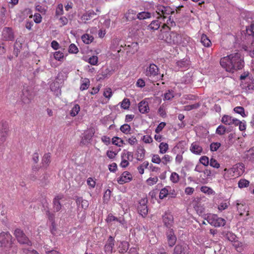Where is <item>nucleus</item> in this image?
Returning a JSON list of instances; mask_svg holds the SVG:
<instances>
[{
    "mask_svg": "<svg viewBox=\"0 0 254 254\" xmlns=\"http://www.w3.org/2000/svg\"><path fill=\"white\" fill-rule=\"evenodd\" d=\"M121 157H125L128 160L132 161L133 159V153L129 151H124L121 154Z\"/></svg>",
    "mask_w": 254,
    "mask_h": 254,
    "instance_id": "nucleus-54",
    "label": "nucleus"
},
{
    "mask_svg": "<svg viewBox=\"0 0 254 254\" xmlns=\"http://www.w3.org/2000/svg\"><path fill=\"white\" fill-rule=\"evenodd\" d=\"M86 183L90 189H94L96 185V179L92 178H88Z\"/></svg>",
    "mask_w": 254,
    "mask_h": 254,
    "instance_id": "nucleus-51",
    "label": "nucleus"
},
{
    "mask_svg": "<svg viewBox=\"0 0 254 254\" xmlns=\"http://www.w3.org/2000/svg\"><path fill=\"white\" fill-rule=\"evenodd\" d=\"M138 108L139 111L142 114L147 113L149 111L148 102L142 100L138 103Z\"/></svg>",
    "mask_w": 254,
    "mask_h": 254,
    "instance_id": "nucleus-25",
    "label": "nucleus"
},
{
    "mask_svg": "<svg viewBox=\"0 0 254 254\" xmlns=\"http://www.w3.org/2000/svg\"><path fill=\"white\" fill-rule=\"evenodd\" d=\"M2 38L6 41L13 40L14 34L12 29L9 27H4L2 32Z\"/></svg>",
    "mask_w": 254,
    "mask_h": 254,
    "instance_id": "nucleus-15",
    "label": "nucleus"
},
{
    "mask_svg": "<svg viewBox=\"0 0 254 254\" xmlns=\"http://www.w3.org/2000/svg\"><path fill=\"white\" fill-rule=\"evenodd\" d=\"M201 42L205 47H210L212 44L207 36L204 34L201 37Z\"/></svg>",
    "mask_w": 254,
    "mask_h": 254,
    "instance_id": "nucleus-33",
    "label": "nucleus"
},
{
    "mask_svg": "<svg viewBox=\"0 0 254 254\" xmlns=\"http://www.w3.org/2000/svg\"><path fill=\"white\" fill-rule=\"evenodd\" d=\"M185 248L181 245H177L174 247L173 254H185Z\"/></svg>",
    "mask_w": 254,
    "mask_h": 254,
    "instance_id": "nucleus-32",
    "label": "nucleus"
},
{
    "mask_svg": "<svg viewBox=\"0 0 254 254\" xmlns=\"http://www.w3.org/2000/svg\"><path fill=\"white\" fill-rule=\"evenodd\" d=\"M220 64L226 71L234 72L243 68L244 61L241 54L237 52L221 58Z\"/></svg>",
    "mask_w": 254,
    "mask_h": 254,
    "instance_id": "nucleus-1",
    "label": "nucleus"
},
{
    "mask_svg": "<svg viewBox=\"0 0 254 254\" xmlns=\"http://www.w3.org/2000/svg\"><path fill=\"white\" fill-rule=\"evenodd\" d=\"M0 247L3 249L12 248V237L8 232H2L0 233Z\"/></svg>",
    "mask_w": 254,
    "mask_h": 254,
    "instance_id": "nucleus-3",
    "label": "nucleus"
},
{
    "mask_svg": "<svg viewBox=\"0 0 254 254\" xmlns=\"http://www.w3.org/2000/svg\"><path fill=\"white\" fill-rule=\"evenodd\" d=\"M190 149L192 153L196 155H200L203 151L202 147L197 142L192 143Z\"/></svg>",
    "mask_w": 254,
    "mask_h": 254,
    "instance_id": "nucleus-22",
    "label": "nucleus"
},
{
    "mask_svg": "<svg viewBox=\"0 0 254 254\" xmlns=\"http://www.w3.org/2000/svg\"><path fill=\"white\" fill-rule=\"evenodd\" d=\"M233 243V246L238 252H241L243 250V243L242 242L236 240Z\"/></svg>",
    "mask_w": 254,
    "mask_h": 254,
    "instance_id": "nucleus-53",
    "label": "nucleus"
},
{
    "mask_svg": "<svg viewBox=\"0 0 254 254\" xmlns=\"http://www.w3.org/2000/svg\"><path fill=\"white\" fill-rule=\"evenodd\" d=\"M175 22L171 18V16L170 15L168 16V20H167V22L164 23L162 25L161 31L162 33V32H169L171 29V27L175 26Z\"/></svg>",
    "mask_w": 254,
    "mask_h": 254,
    "instance_id": "nucleus-17",
    "label": "nucleus"
},
{
    "mask_svg": "<svg viewBox=\"0 0 254 254\" xmlns=\"http://www.w3.org/2000/svg\"><path fill=\"white\" fill-rule=\"evenodd\" d=\"M226 131V127L223 125H219L216 128L215 133L219 135H222L225 133Z\"/></svg>",
    "mask_w": 254,
    "mask_h": 254,
    "instance_id": "nucleus-46",
    "label": "nucleus"
},
{
    "mask_svg": "<svg viewBox=\"0 0 254 254\" xmlns=\"http://www.w3.org/2000/svg\"><path fill=\"white\" fill-rule=\"evenodd\" d=\"M94 133L95 132L93 129L87 130L82 137L80 143L83 145L89 143L92 140Z\"/></svg>",
    "mask_w": 254,
    "mask_h": 254,
    "instance_id": "nucleus-13",
    "label": "nucleus"
},
{
    "mask_svg": "<svg viewBox=\"0 0 254 254\" xmlns=\"http://www.w3.org/2000/svg\"><path fill=\"white\" fill-rule=\"evenodd\" d=\"M51 162V154L46 153L44 154L41 160V167L44 169H47Z\"/></svg>",
    "mask_w": 254,
    "mask_h": 254,
    "instance_id": "nucleus-19",
    "label": "nucleus"
},
{
    "mask_svg": "<svg viewBox=\"0 0 254 254\" xmlns=\"http://www.w3.org/2000/svg\"><path fill=\"white\" fill-rule=\"evenodd\" d=\"M132 180V176L128 171H124L123 172L120 178H118L117 182L120 185H123L128 183Z\"/></svg>",
    "mask_w": 254,
    "mask_h": 254,
    "instance_id": "nucleus-14",
    "label": "nucleus"
},
{
    "mask_svg": "<svg viewBox=\"0 0 254 254\" xmlns=\"http://www.w3.org/2000/svg\"><path fill=\"white\" fill-rule=\"evenodd\" d=\"M9 134V127L6 121H1L0 123V144L4 142Z\"/></svg>",
    "mask_w": 254,
    "mask_h": 254,
    "instance_id": "nucleus-8",
    "label": "nucleus"
},
{
    "mask_svg": "<svg viewBox=\"0 0 254 254\" xmlns=\"http://www.w3.org/2000/svg\"><path fill=\"white\" fill-rule=\"evenodd\" d=\"M200 190L202 192L208 194H214L215 193L212 189L207 186L202 187L200 189Z\"/></svg>",
    "mask_w": 254,
    "mask_h": 254,
    "instance_id": "nucleus-50",
    "label": "nucleus"
},
{
    "mask_svg": "<svg viewBox=\"0 0 254 254\" xmlns=\"http://www.w3.org/2000/svg\"><path fill=\"white\" fill-rule=\"evenodd\" d=\"M159 148L160 153L165 154L168 151V144L165 142H161Z\"/></svg>",
    "mask_w": 254,
    "mask_h": 254,
    "instance_id": "nucleus-42",
    "label": "nucleus"
},
{
    "mask_svg": "<svg viewBox=\"0 0 254 254\" xmlns=\"http://www.w3.org/2000/svg\"><path fill=\"white\" fill-rule=\"evenodd\" d=\"M79 52V50L77 46L74 44H71L68 48V52L70 54H77Z\"/></svg>",
    "mask_w": 254,
    "mask_h": 254,
    "instance_id": "nucleus-60",
    "label": "nucleus"
},
{
    "mask_svg": "<svg viewBox=\"0 0 254 254\" xmlns=\"http://www.w3.org/2000/svg\"><path fill=\"white\" fill-rule=\"evenodd\" d=\"M158 181V178L157 177L154 178H149L146 180V183L149 186H153L156 184Z\"/></svg>",
    "mask_w": 254,
    "mask_h": 254,
    "instance_id": "nucleus-62",
    "label": "nucleus"
},
{
    "mask_svg": "<svg viewBox=\"0 0 254 254\" xmlns=\"http://www.w3.org/2000/svg\"><path fill=\"white\" fill-rule=\"evenodd\" d=\"M233 119V118L231 116L225 115L222 117L221 122L226 125H232Z\"/></svg>",
    "mask_w": 254,
    "mask_h": 254,
    "instance_id": "nucleus-40",
    "label": "nucleus"
},
{
    "mask_svg": "<svg viewBox=\"0 0 254 254\" xmlns=\"http://www.w3.org/2000/svg\"><path fill=\"white\" fill-rule=\"evenodd\" d=\"M162 39L170 45L185 47L190 39L187 35H182L175 32H162Z\"/></svg>",
    "mask_w": 254,
    "mask_h": 254,
    "instance_id": "nucleus-2",
    "label": "nucleus"
},
{
    "mask_svg": "<svg viewBox=\"0 0 254 254\" xmlns=\"http://www.w3.org/2000/svg\"><path fill=\"white\" fill-rule=\"evenodd\" d=\"M200 104L199 103H195L192 105H186L184 107V110L190 111L193 109H195L199 107Z\"/></svg>",
    "mask_w": 254,
    "mask_h": 254,
    "instance_id": "nucleus-57",
    "label": "nucleus"
},
{
    "mask_svg": "<svg viewBox=\"0 0 254 254\" xmlns=\"http://www.w3.org/2000/svg\"><path fill=\"white\" fill-rule=\"evenodd\" d=\"M246 31L248 34L254 37V21L252 23L250 27L246 29Z\"/></svg>",
    "mask_w": 254,
    "mask_h": 254,
    "instance_id": "nucleus-64",
    "label": "nucleus"
},
{
    "mask_svg": "<svg viewBox=\"0 0 254 254\" xmlns=\"http://www.w3.org/2000/svg\"><path fill=\"white\" fill-rule=\"evenodd\" d=\"M199 162L205 166H207L209 164V157L206 156H201L199 159Z\"/></svg>",
    "mask_w": 254,
    "mask_h": 254,
    "instance_id": "nucleus-59",
    "label": "nucleus"
},
{
    "mask_svg": "<svg viewBox=\"0 0 254 254\" xmlns=\"http://www.w3.org/2000/svg\"><path fill=\"white\" fill-rule=\"evenodd\" d=\"M235 176H241L245 172V165L243 163H238L233 166Z\"/></svg>",
    "mask_w": 254,
    "mask_h": 254,
    "instance_id": "nucleus-21",
    "label": "nucleus"
},
{
    "mask_svg": "<svg viewBox=\"0 0 254 254\" xmlns=\"http://www.w3.org/2000/svg\"><path fill=\"white\" fill-rule=\"evenodd\" d=\"M80 112V106L76 104H75L70 112V115L72 117H75L76 115H78L79 112Z\"/></svg>",
    "mask_w": 254,
    "mask_h": 254,
    "instance_id": "nucleus-44",
    "label": "nucleus"
},
{
    "mask_svg": "<svg viewBox=\"0 0 254 254\" xmlns=\"http://www.w3.org/2000/svg\"><path fill=\"white\" fill-rule=\"evenodd\" d=\"M159 68L154 64H151L145 70V74L149 78H154L159 74Z\"/></svg>",
    "mask_w": 254,
    "mask_h": 254,
    "instance_id": "nucleus-10",
    "label": "nucleus"
},
{
    "mask_svg": "<svg viewBox=\"0 0 254 254\" xmlns=\"http://www.w3.org/2000/svg\"><path fill=\"white\" fill-rule=\"evenodd\" d=\"M234 111L236 113L240 114L243 117H245L247 116V115L245 114V109L243 107L237 106L234 109Z\"/></svg>",
    "mask_w": 254,
    "mask_h": 254,
    "instance_id": "nucleus-55",
    "label": "nucleus"
},
{
    "mask_svg": "<svg viewBox=\"0 0 254 254\" xmlns=\"http://www.w3.org/2000/svg\"><path fill=\"white\" fill-rule=\"evenodd\" d=\"M166 236H167V240H168V245L170 247L175 245L177 238L175 235L174 232L172 229H169L166 232Z\"/></svg>",
    "mask_w": 254,
    "mask_h": 254,
    "instance_id": "nucleus-16",
    "label": "nucleus"
},
{
    "mask_svg": "<svg viewBox=\"0 0 254 254\" xmlns=\"http://www.w3.org/2000/svg\"><path fill=\"white\" fill-rule=\"evenodd\" d=\"M129 244L126 241L121 242L119 247V251L121 253H125L128 249Z\"/></svg>",
    "mask_w": 254,
    "mask_h": 254,
    "instance_id": "nucleus-34",
    "label": "nucleus"
},
{
    "mask_svg": "<svg viewBox=\"0 0 254 254\" xmlns=\"http://www.w3.org/2000/svg\"><path fill=\"white\" fill-rule=\"evenodd\" d=\"M162 158L158 154H153L152 156L151 161L152 162L159 164L161 163Z\"/></svg>",
    "mask_w": 254,
    "mask_h": 254,
    "instance_id": "nucleus-58",
    "label": "nucleus"
},
{
    "mask_svg": "<svg viewBox=\"0 0 254 254\" xmlns=\"http://www.w3.org/2000/svg\"><path fill=\"white\" fill-rule=\"evenodd\" d=\"M90 85V82L88 78H81L80 79V91H84L88 89Z\"/></svg>",
    "mask_w": 254,
    "mask_h": 254,
    "instance_id": "nucleus-28",
    "label": "nucleus"
},
{
    "mask_svg": "<svg viewBox=\"0 0 254 254\" xmlns=\"http://www.w3.org/2000/svg\"><path fill=\"white\" fill-rule=\"evenodd\" d=\"M180 176L176 172H173L170 176V181L173 184H177L180 181Z\"/></svg>",
    "mask_w": 254,
    "mask_h": 254,
    "instance_id": "nucleus-36",
    "label": "nucleus"
},
{
    "mask_svg": "<svg viewBox=\"0 0 254 254\" xmlns=\"http://www.w3.org/2000/svg\"><path fill=\"white\" fill-rule=\"evenodd\" d=\"M206 221L209 224L214 227L224 226L226 224V220L222 217H218L215 214H209L206 218Z\"/></svg>",
    "mask_w": 254,
    "mask_h": 254,
    "instance_id": "nucleus-4",
    "label": "nucleus"
},
{
    "mask_svg": "<svg viewBox=\"0 0 254 254\" xmlns=\"http://www.w3.org/2000/svg\"><path fill=\"white\" fill-rule=\"evenodd\" d=\"M63 198H64L63 194H59L54 198L53 199V208L54 211L58 212L61 209L62 206L60 200Z\"/></svg>",
    "mask_w": 254,
    "mask_h": 254,
    "instance_id": "nucleus-20",
    "label": "nucleus"
},
{
    "mask_svg": "<svg viewBox=\"0 0 254 254\" xmlns=\"http://www.w3.org/2000/svg\"><path fill=\"white\" fill-rule=\"evenodd\" d=\"M172 157L170 155L165 154L162 158L161 163L164 165L167 166L169 164L171 163L172 161Z\"/></svg>",
    "mask_w": 254,
    "mask_h": 254,
    "instance_id": "nucleus-39",
    "label": "nucleus"
},
{
    "mask_svg": "<svg viewBox=\"0 0 254 254\" xmlns=\"http://www.w3.org/2000/svg\"><path fill=\"white\" fill-rule=\"evenodd\" d=\"M76 205H81L82 208L86 209L89 205V202L87 200L83 199L82 197H76Z\"/></svg>",
    "mask_w": 254,
    "mask_h": 254,
    "instance_id": "nucleus-29",
    "label": "nucleus"
},
{
    "mask_svg": "<svg viewBox=\"0 0 254 254\" xmlns=\"http://www.w3.org/2000/svg\"><path fill=\"white\" fill-rule=\"evenodd\" d=\"M54 57L56 60L62 62L64 59V54L60 51H58L54 53Z\"/></svg>",
    "mask_w": 254,
    "mask_h": 254,
    "instance_id": "nucleus-56",
    "label": "nucleus"
},
{
    "mask_svg": "<svg viewBox=\"0 0 254 254\" xmlns=\"http://www.w3.org/2000/svg\"><path fill=\"white\" fill-rule=\"evenodd\" d=\"M245 158L252 162H254V147L247 152Z\"/></svg>",
    "mask_w": 254,
    "mask_h": 254,
    "instance_id": "nucleus-35",
    "label": "nucleus"
},
{
    "mask_svg": "<svg viewBox=\"0 0 254 254\" xmlns=\"http://www.w3.org/2000/svg\"><path fill=\"white\" fill-rule=\"evenodd\" d=\"M35 97V93L30 86H26L22 91L21 100L23 103L25 104H30L33 98Z\"/></svg>",
    "mask_w": 254,
    "mask_h": 254,
    "instance_id": "nucleus-6",
    "label": "nucleus"
},
{
    "mask_svg": "<svg viewBox=\"0 0 254 254\" xmlns=\"http://www.w3.org/2000/svg\"><path fill=\"white\" fill-rule=\"evenodd\" d=\"M151 13L147 11H142L137 13L136 17L139 20H144L150 18Z\"/></svg>",
    "mask_w": 254,
    "mask_h": 254,
    "instance_id": "nucleus-31",
    "label": "nucleus"
},
{
    "mask_svg": "<svg viewBox=\"0 0 254 254\" xmlns=\"http://www.w3.org/2000/svg\"><path fill=\"white\" fill-rule=\"evenodd\" d=\"M130 101L127 98H124L123 101L121 103V108L125 110H128L130 106Z\"/></svg>",
    "mask_w": 254,
    "mask_h": 254,
    "instance_id": "nucleus-47",
    "label": "nucleus"
},
{
    "mask_svg": "<svg viewBox=\"0 0 254 254\" xmlns=\"http://www.w3.org/2000/svg\"><path fill=\"white\" fill-rule=\"evenodd\" d=\"M224 237L228 241L232 242H233L237 239L236 236L234 234H233L231 232H227L225 234Z\"/></svg>",
    "mask_w": 254,
    "mask_h": 254,
    "instance_id": "nucleus-48",
    "label": "nucleus"
},
{
    "mask_svg": "<svg viewBox=\"0 0 254 254\" xmlns=\"http://www.w3.org/2000/svg\"><path fill=\"white\" fill-rule=\"evenodd\" d=\"M137 12L132 9H128L125 13V18L127 21H131L137 19Z\"/></svg>",
    "mask_w": 254,
    "mask_h": 254,
    "instance_id": "nucleus-27",
    "label": "nucleus"
},
{
    "mask_svg": "<svg viewBox=\"0 0 254 254\" xmlns=\"http://www.w3.org/2000/svg\"><path fill=\"white\" fill-rule=\"evenodd\" d=\"M249 185L250 182L245 179H241L238 183V187L241 189L248 187Z\"/></svg>",
    "mask_w": 254,
    "mask_h": 254,
    "instance_id": "nucleus-52",
    "label": "nucleus"
},
{
    "mask_svg": "<svg viewBox=\"0 0 254 254\" xmlns=\"http://www.w3.org/2000/svg\"><path fill=\"white\" fill-rule=\"evenodd\" d=\"M156 11L159 15L158 18L163 17L164 19L168 18V16L174 12L169 6H165L163 5L157 6Z\"/></svg>",
    "mask_w": 254,
    "mask_h": 254,
    "instance_id": "nucleus-7",
    "label": "nucleus"
},
{
    "mask_svg": "<svg viewBox=\"0 0 254 254\" xmlns=\"http://www.w3.org/2000/svg\"><path fill=\"white\" fill-rule=\"evenodd\" d=\"M81 39L83 43L85 44H89L93 41L94 38L92 35L86 33L81 36Z\"/></svg>",
    "mask_w": 254,
    "mask_h": 254,
    "instance_id": "nucleus-30",
    "label": "nucleus"
},
{
    "mask_svg": "<svg viewBox=\"0 0 254 254\" xmlns=\"http://www.w3.org/2000/svg\"><path fill=\"white\" fill-rule=\"evenodd\" d=\"M169 189H170V187H166L162 189L160 191L159 198L163 199L166 197L169 194Z\"/></svg>",
    "mask_w": 254,
    "mask_h": 254,
    "instance_id": "nucleus-37",
    "label": "nucleus"
},
{
    "mask_svg": "<svg viewBox=\"0 0 254 254\" xmlns=\"http://www.w3.org/2000/svg\"><path fill=\"white\" fill-rule=\"evenodd\" d=\"M162 221L164 226L169 229H172L174 225V217L170 212L166 211L162 215Z\"/></svg>",
    "mask_w": 254,
    "mask_h": 254,
    "instance_id": "nucleus-9",
    "label": "nucleus"
},
{
    "mask_svg": "<svg viewBox=\"0 0 254 254\" xmlns=\"http://www.w3.org/2000/svg\"><path fill=\"white\" fill-rule=\"evenodd\" d=\"M112 143L118 146L121 147L124 144V140L118 137H114L112 138Z\"/></svg>",
    "mask_w": 254,
    "mask_h": 254,
    "instance_id": "nucleus-49",
    "label": "nucleus"
},
{
    "mask_svg": "<svg viewBox=\"0 0 254 254\" xmlns=\"http://www.w3.org/2000/svg\"><path fill=\"white\" fill-rule=\"evenodd\" d=\"M87 62L90 64L95 65H96L98 63V58L96 56H93L88 59Z\"/></svg>",
    "mask_w": 254,
    "mask_h": 254,
    "instance_id": "nucleus-63",
    "label": "nucleus"
},
{
    "mask_svg": "<svg viewBox=\"0 0 254 254\" xmlns=\"http://www.w3.org/2000/svg\"><path fill=\"white\" fill-rule=\"evenodd\" d=\"M147 201L146 198H142L139 200L137 206L138 213L143 217H145L148 214Z\"/></svg>",
    "mask_w": 254,
    "mask_h": 254,
    "instance_id": "nucleus-11",
    "label": "nucleus"
},
{
    "mask_svg": "<svg viewBox=\"0 0 254 254\" xmlns=\"http://www.w3.org/2000/svg\"><path fill=\"white\" fill-rule=\"evenodd\" d=\"M104 96L108 99H110L113 95V92L112 89L110 88H106L105 89L104 93Z\"/></svg>",
    "mask_w": 254,
    "mask_h": 254,
    "instance_id": "nucleus-61",
    "label": "nucleus"
},
{
    "mask_svg": "<svg viewBox=\"0 0 254 254\" xmlns=\"http://www.w3.org/2000/svg\"><path fill=\"white\" fill-rule=\"evenodd\" d=\"M149 165V162L147 161H145L142 163L141 165L137 167V170L140 174H143L144 169L147 168Z\"/></svg>",
    "mask_w": 254,
    "mask_h": 254,
    "instance_id": "nucleus-45",
    "label": "nucleus"
},
{
    "mask_svg": "<svg viewBox=\"0 0 254 254\" xmlns=\"http://www.w3.org/2000/svg\"><path fill=\"white\" fill-rule=\"evenodd\" d=\"M120 130L122 133L125 134H130L131 130L130 126L127 124H124L121 126Z\"/></svg>",
    "mask_w": 254,
    "mask_h": 254,
    "instance_id": "nucleus-38",
    "label": "nucleus"
},
{
    "mask_svg": "<svg viewBox=\"0 0 254 254\" xmlns=\"http://www.w3.org/2000/svg\"><path fill=\"white\" fill-rule=\"evenodd\" d=\"M161 22L159 20H154L149 25L148 28L150 29L158 30L160 27Z\"/></svg>",
    "mask_w": 254,
    "mask_h": 254,
    "instance_id": "nucleus-41",
    "label": "nucleus"
},
{
    "mask_svg": "<svg viewBox=\"0 0 254 254\" xmlns=\"http://www.w3.org/2000/svg\"><path fill=\"white\" fill-rule=\"evenodd\" d=\"M224 171L223 177L225 179L228 180L232 178H236L233 167L230 168H225Z\"/></svg>",
    "mask_w": 254,
    "mask_h": 254,
    "instance_id": "nucleus-26",
    "label": "nucleus"
},
{
    "mask_svg": "<svg viewBox=\"0 0 254 254\" xmlns=\"http://www.w3.org/2000/svg\"><path fill=\"white\" fill-rule=\"evenodd\" d=\"M96 15V13L93 10L88 11L81 15L80 19L83 23H87Z\"/></svg>",
    "mask_w": 254,
    "mask_h": 254,
    "instance_id": "nucleus-24",
    "label": "nucleus"
},
{
    "mask_svg": "<svg viewBox=\"0 0 254 254\" xmlns=\"http://www.w3.org/2000/svg\"><path fill=\"white\" fill-rule=\"evenodd\" d=\"M13 235L17 242L20 244L26 245L27 246L32 245V242L29 240L22 229L16 228L14 231Z\"/></svg>",
    "mask_w": 254,
    "mask_h": 254,
    "instance_id": "nucleus-5",
    "label": "nucleus"
},
{
    "mask_svg": "<svg viewBox=\"0 0 254 254\" xmlns=\"http://www.w3.org/2000/svg\"><path fill=\"white\" fill-rule=\"evenodd\" d=\"M115 243V239L112 236H110L104 246V251L107 254H111L113 252Z\"/></svg>",
    "mask_w": 254,
    "mask_h": 254,
    "instance_id": "nucleus-12",
    "label": "nucleus"
},
{
    "mask_svg": "<svg viewBox=\"0 0 254 254\" xmlns=\"http://www.w3.org/2000/svg\"><path fill=\"white\" fill-rule=\"evenodd\" d=\"M106 221L108 223H110V222H113V221H116L117 222H119L120 223L123 224V220L119 219V218L115 216L112 213H110L108 215V216L106 219Z\"/></svg>",
    "mask_w": 254,
    "mask_h": 254,
    "instance_id": "nucleus-43",
    "label": "nucleus"
},
{
    "mask_svg": "<svg viewBox=\"0 0 254 254\" xmlns=\"http://www.w3.org/2000/svg\"><path fill=\"white\" fill-rule=\"evenodd\" d=\"M236 206L240 215L243 216L245 212H247V215H249V211L247 210L248 207L245 203L239 202V200H237Z\"/></svg>",
    "mask_w": 254,
    "mask_h": 254,
    "instance_id": "nucleus-18",
    "label": "nucleus"
},
{
    "mask_svg": "<svg viewBox=\"0 0 254 254\" xmlns=\"http://www.w3.org/2000/svg\"><path fill=\"white\" fill-rule=\"evenodd\" d=\"M145 152L143 146L141 145L138 146L135 152L136 159L138 161H142L144 158Z\"/></svg>",
    "mask_w": 254,
    "mask_h": 254,
    "instance_id": "nucleus-23",
    "label": "nucleus"
}]
</instances>
